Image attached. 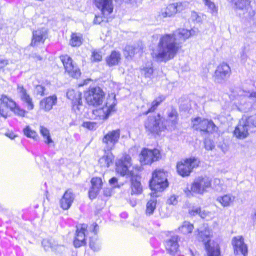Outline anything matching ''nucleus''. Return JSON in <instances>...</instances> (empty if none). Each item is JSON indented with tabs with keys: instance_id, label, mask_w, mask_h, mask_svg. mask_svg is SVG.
I'll return each instance as SVG.
<instances>
[{
	"instance_id": "obj_51",
	"label": "nucleus",
	"mask_w": 256,
	"mask_h": 256,
	"mask_svg": "<svg viewBox=\"0 0 256 256\" xmlns=\"http://www.w3.org/2000/svg\"><path fill=\"white\" fill-rule=\"evenodd\" d=\"M251 108V104L249 103L245 102L242 100L238 106V109L242 112H246L250 110Z\"/></svg>"
},
{
	"instance_id": "obj_48",
	"label": "nucleus",
	"mask_w": 256,
	"mask_h": 256,
	"mask_svg": "<svg viewBox=\"0 0 256 256\" xmlns=\"http://www.w3.org/2000/svg\"><path fill=\"white\" fill-rule=\"evenodd\" d=\"M203 17V15L199 14L196 12H192L190 19L194 22H196L197 23H201L202 22Z\"/></svg>"
},
{
	"instance_id": "obj_32",
	"label": "nucleus",
	"mask_w": 256,
	"mask_h": 256,
	"mask_svg": "<svg viewBox=\"0 0 256 256\" xmlns=\"http://www.w3.org/2000/svg\"><path fill=\"white\" fill-rule=\"evenodd\" d=\"M114 156L113 154L109 152L100 158L99 160V164L101 167L108 168L113 164Z\"/></svg>"
},
{
	"instance_id": "obj_3",
	"label": "nucleus",
	"mask_w": 256,
	"mask_h": 256,
	"mask_svg": "<svg viewBox=\"0 0 256 256\" xmlns=\"http://www.w3.org/2000/svg\"><path fill=\"white\" fill-rule=\"evenodd\" d=\"M167 174L164 170H156L150 182V187L152 191H161L168 186Z\"/></svg>"
},
{
	"instance_id": "obj_24",
	"label": "nucleus",
	"mask_w": 256,
	"mask_h": 256,
	"mask_svg": "<svg viewBox=\"0 0 256 256\" xmlns=\"http://www.w3.org/2000/svg\"><path fill=\"white\" fill-rule=\"evenodd\" d=\"M198 238L203 242L206 245L208 242H212L210 238L212 236V232L207 224H204L198 230Z\"/></svg>"
},
{
	"instance_id": "obj_45",
	"label": "nucleus",
	"mask_w": 256,
	"mask_h": 256,
	"mask_svg": "<svg viewBox=\"0 0 256 256\" xmlns=\"http://www.w3.org/2000/svg\"><path fill=\"white\" fill-rule=\"evenodd\" d=\"M56 242L52 240H44L42 242V246L46 251H48L52 249L53 251Z\"/></svg>"
},
{
	"instance_id": "obj_25",
	"label": "nucleus",
	"mask_w": 256,
	"mask_h": 256,
	"mask_svg": "<svg viewBox=\"0 0 256 256\" xmlns=\"http://www.w3.org/2000/svg\"><path fill=\"white\" fill-rule=\"evenodd\" d=\"M75 196L70 190H68L60 200L61 208L64 210H68L72 206Z\"/></svg>"
},
{
	"instance_id": "obj_50",
	"label": "nucleus",
	"mask_w": 256,
	"mask_h": 256,
	"mask_svg": "<svg viewBox=\"0 0 256 256\" xmlns=\"http://www.w3.org/2000/svg\"><path fill=\"white\" fill-rule=\"evenodd\" d=\"M250 128H256V114L244 118Z\"/></svg>"
},
{
	"instance_id": "obj_2",
	"label": "nucleus",
	"mask_w": 256,
	"mask_h": 256,
	"mask_svg": "<svg viewBox=\"0 0 256 256\" xmlns=\"http://www.w3.org/2000/svg\"><path fill=\"white\" fill-rule=\"evenodd\" d=\"M234 8L239 13L240 16L246 20H252L256 15V12L251 6L250 0H236Z\"/></svg>"
},
{
	"instance_id": "obj_15",
	"label": "nucleus",
	"mask_w": 256,
	"mask_h": 256,
	"mask_svg": "<svg viewBox=\"0 0 256 256\" xmlns=\"http://www.w3.org/2000/svg\"><path fill=\"white\" fill-rule=\"evenodd\" d=\"M15 104L16 102L10 98L2 94L0 98V116L6 118L8 116L7 109L14 108Z\"/></svg>"
},
{
	"instance_id": "obj_59",
	"label": "nucleus",
	"mask_w": 256,
	"mask_h": 256,
	"mask_svg": "<svg viewBox=\"0 0 256 256\" xmlns=\"http://www.w3.org/2000/svg\"><path fill=\"white\" fill-rule=\"evenodd\" d=\"M205 148L207 150H212L214 146L210 140H206L205 142Z\"/></svg>"
},
{
	"instance_id": "obj_27",
	"label": "nucleus",
	"mask_w": 256,
	"mask_h": 256,
	"mask_svg": "<svg viewBox=\"0 0 256 256\" xmlns=\"http://www.w3.org/2000/svg\"><path fill=\"white\" fill-rule=\"evenodd\" d=\"M18 90L21 100L27 104L28 109L30 110H33L34 108V104L32 102V100L28 94L26 90L24 88L23 86L18 85Z\"/></svg>"
},
{
	"instance_id": "obj_54",
	"label": "nucleus",
	"mask_w": 256,
	"mask_h": 256,
	"mask_svg": "<svg viewBox=\"0 0 256 256\" xmlns=\"http://www.w3.org/2000/svg\"><path fill=\"white\" fill-rule=\"evenodd\" d=\"M102 60V55L101 54V52L94 50L92 52V60L98 62L101 61Z\"/></svg>"
},
{
	"instance_id": "obj_26",
	"label": "nucleus",
	"mask_w": 256,
	"mask_h": 256,
	"mask_svg": "<svg viewBox=\"0 0 256 256\" xmlns=\"http://www.w3.org/2000/svg\"><path fill=\"white\" fill-rule=\"evenodd\" d=\"M92 187L89 191V196L90 199L96 198L102 188V180L99 178H94L92 180Z\"/></svg>"
},
{
	"instance_id": "obj_10",
	"label": "nucleus",
	"mask_w": 256,
	"mask_h": 256,
	"mask_svg": "<svg viewBox=\"0 0 256 256\" xmlns=\"http://www.w3.org/2000/svg\"><path fill=\"white\" fill-rule=\"evenodd\" d=\"M161 158L159 150L154 149L150 150L144 149L140 154V162L142 164H150L152 162L158 160Z\"/></svg>"
},
{
	"instance_id": "obj_7",
	"label": "nucleus",
	"mask_w": 256,
	"mask_h": 256,
	"mask_svg": "<svg viewBox=\"0 0 256 256\" xmlns=\"http://www.w3.org/2000/svg\"><path fill=\"white\" fill-rule=\"evenodd\" d=\"M211 186V178L206 176H200L195 179L191 185L190 190H188L190 192L202 195Z\"/></svg>"
},
{
	"instance_id": "obj_1",
	"label": "nucleus",
	"mask_w": 256,
	"mask_h": 256,
	"mask_svg": "<svg viewBox=\"0 0 256 256\" xmlns=\"http://www.w3.org/2000/svg\"><path fill=\"white\" fill-rule=\"evenodd\" d=\"M198 32V30L180 29L173 34L162 36L160 40L157 50L152 54L153 58L158 62H166L173 59L181 48L182 42L190 36L196 35Z\"/></svg>"
},
{
	"instance_id": "obj_61",
	"label": "nucleus",
	"mask_w": 256,
	"mask_h": 256,
	"mask_svg": "<svg viewBox=\"0 0 256 256\" xmlns=\"http://www.w3.org/2000/svg\"><path fill=\"white\" fill-rule=\"evenodd\" d=\"M118 182V179L116 178H113L110 180V184L111 185H115Z\"/></svg>"
},
{
	"instance_id": "obj_58",
	"label": "nucleus",
	"mask_w": 256,
	"mask_h": 256,
	"mask_svg": "<svg viewBox=\"0 0 256 256\" xmlns=\"http://www.w3.org/2000/svg\"><path fill=\"white\" fill-rule=\"evenodd\" d=\"M9 62L8 60L0 58V68H3L7 66Z\"/></svg>"
},
{
	"instance_id": "obj_28",
	"label": "nucleus",
	"mask_w": 256,
	"mask_h": 256,
	"mask_svg": "<svg viewBox=\"0 0 256 256\" xmlns=\"http://www.w3.org/2000/svg\"><path fill=\"white\" fill-rule=\"evenodd\" d=\"M208 256H221L219 245L214 242H208L206 244Z\"/></svg>"
},
{
	"instance_id": "obj_38",
	"label": "nucleus",
	"mask_w": 256,
	"mask_h": 256,
	"mask_svg": "<svg viewBox=\"0 0 256 256\" xmlns=\"http://www.w3.org/2000/svg\"><path fill=\"white\" fill-rule=\"evenodd\" d=\"M194 229V226L188 222H184L182 226L179 228V230L184 234L192 233Z\"/></svg>"
},
{
	"instance_id": "obj_5",
	"label": "nucleus",
	"mask_w": 256,
	"mask_h": 256,
	"mask_svg": "<svg viewBox=\"0 0 256 256\" xmlns=\"http://www.w3.org/2000/svg\"><path fill=\"white\" fill-rule=\"evenodd\" d=\"M84 96L88 104L98 106L103 103L105 94L99 87L90 88L85 92Z\"/></svg>"
},
{
	"instance_id": "obj_20",
	"label": "nucleus",
	"mask_w": 256,
	"mask_h": 256,
	"mask_svg": "<svg viewBox=\"0 0 256 256\" xmlns=\"http://www.w3.org/2000/svg\"><path fill=\"white\" fill-rule=\"evenodd\" d=\"M178 240V236H174L166 242V250L172 256H176L178 254L180 248Z\"/></svg>"
},
{
	"instance_id": "obj_34",
	"label": "nucleus",
	"mask_w": 256,
	"mask_h": 256,
	"mask_svg": "<svg viewBox=\"0 0 256 256\" xmlns=\"http://www.w3.org/2000/svg\"><path fill=\"white\" fill-rule=\"evenodd\" d=\"M152 195L153 196H152V198L146 204V214L148 216L154 214L156 206L157 200L156 198H154V193L152 194Z\"/></svg>"
},
{
	"instance_id": "obj_35",
	"label": "nucleus",
	"mask_w": 256,
	"mask_h": 256,
	"mask_svg": "<svg viewBox=\"0 0 256 256\" xmlns=\"http://www.w3.org/2000/svg\"><path fill=\"white\" fill-rule=\"evenodd\" d=\"M84 39L82 35L80 34H72L71 36L70 44L73 46H80L83 42Z\"/></svg>"
},
{
	"instance_id": "obj_63",
	"label": "nucleus",
	"mask_w": 256,
	"mask_h": 256,
	"mask_svg": "<svg viewBox=\"0 0 256 256\" xmlns=\"http://www.w3.org/2000/svg\"><path fill=\"white\" fill-rule=\"evenodd\" d=\"M92 226L94 227L93 232L94 233V234L96 235L98 232V226L96 224H94Z\"/></svg>"
},
{
	"instance_id": "obj_21",
	"label": "nucleus",
	"mask_w": 256,
	"mask_h": 256,
	"mask_svg": "<svg viewBox=\"0 0 256 256\" xmlns=\"http://www.w3.org/2000/svg\"><path fill=\"white\" fill-rule=\"evenodd\" d=\"M162 122L167 125L166 130H174L178 123V114L176 110H172L168 113V118L163 120Z\"/></svg>"
},
{
	"instance_id": "obj_19",
	"label": "nucleus",
	"mask_w": 256,
	"mask_h": 256,
	"mask_svg": "<svg viewBox=\"0 0 256 256\" xmlns=\"http://www.w3.org/2000/svg\"><path fill=\"white\" fill-rule=\"evenodd\" d=\"M232 243L236 254H238L240 253L244 256H247L248 248L247 245L244 243V238L242 236H238L234 238Z\"/></svg>"
},
{
	"instance_id": "obj_60",
	"label": "nucleus",
	"mask_w": 256,
	"mask_h": 256,
	"mask_svg": "<svg viewBox=\"0 0 256 256\" xmlns=\"http://www.w3.org/2000/svg\"><path fill=\"white\" fill-rule=\"evenodd\" d=\"M6 136L10 138L12 140H13L16 137V136L14 135V134L12 132L6 133Z\"/></svg>"
},
{
	"instance_id": "obj_16",
	"label": "nucleus",
	"mask_w": 256,
	"mask_h": 256,
	"mask_svg": "<svg viewBox=\"0 0 256 256\" xmlns=\"http://www.w3.org/2000/svg\"><path fill=\"white\" fill-rule=\"evenodd\" d=\"M130 156H124L116 162L117 172L123 176L127 174L128 173V169L132 166Z\"/></svg>"
},
{
	"instance_id": "obj_47",
	"label": "nucleus",
	"mask_w": 256,
	"mask_h": 256,
	"mask_svg": "<svg viewBox=\"0 0 256 256\" xmlns=\"http://www.w3.org/2000/svg\"><path fill=\"white\" fill-rule=\"evenodd\" d=\"M176 6V8L178 10V12H180L189 6V4L188 2H180L174 4Z\"/></svg>"
},
{
	"instance_id": "obj_46",
	"label": "nucleus",
	"mask_w": 256,
	"mask_h": 256,
	"mask_svg": "<svg viewBox=\"0 0 256 256\" xmlns=\"http://www.w3.org/2000/svg\"><path fill=\"white\" fill-rule=\"evenodd\" d=\"M10 110L16 115L22 117H24L27 113L26 110L20 108L16 104H15V106L14 108H11Z\"/></svg>"
},
{
	"instance_id": "obj_22",
	"label": "nucleus",
	"mask_w": 256,
	"mask_h": 256,
	"mask_svg": "<svg viewBox=\"0 0 256 256\" xmlns=\"http://www.w3.org/2000/svg\"><path fill=\"white\" fill-rule=\"evenodd\" d=\"M58 98L56 95H53L44 98L40 104V109L46 112H49L53 107L57 104Z\"/></svg>"
},
{
	"instance_id": "obj_57",
	"label": "nucleus",
	"mask_w": 256,
	"mask_h": 256,
	"mask_svg": "<svg viewBox=\"0 0 256 256\" xmlns=\"http://www.w3.org/2000/svg\"><path fill=\"white\" fill-rule=\"evenodd\" d=\"M248 94L249 95L248 96V98L253 102H256V90L249 92Z\"/></svg>"
},
{
	"instance_id": "obj_55",
	"label": "nucleus",
	"mask_w": 256,
	"mask_h": 256,
	"mask_svg": "<svg viewBox=\"0 0 256 256\" xmlns=\"http://www.w3.org/2000/svg\"><path fill=\"white\" fill-rule=\"evenodd\" d=\"M45 88L42 86H37L35 92L38 95L42 96L44 94Z\"/></svg>"
},
{
	"instance_id": "obj_14",
	"label": "nucleus",
	"mask_w": 256,
	"mask_h": 256,
	"mask_svg": "<svg viewBox=\"0 0 256 256\" xmlns=\"http://www.w3.org/2000/svg\"><path fill=\"white\" fill-rule=\"evenodd\" d=\"M120 130H116L108 132L104 138L103 142L108 151L112 150L120 138Z\"/></svg>"
},
{
	"instance_id": "obj_39",
	"label": "nucleus",
	"mask_w": 256,
	"mask_h": 256,
	"mask_svg": "<svg viewBox=\"0 0 256 256\" xmlns=\"http://www.w3.org/2000/svg\"><path fill=\"white\" fill-rule=\"evenodd\" d=\"M165 99L164 96H162L156 99L151 104L150 108L148 110L144 113L145 114H148L150 112H154L157 107Z\"/></svg>"
},
{
	"instance_id": "obj_23",
	"label": "nucleus",
	"mask_w": 256,
	"mask_h": 256,
	"mask_svg": "<svg viewBox=\"0 0 256 256\" xmlns=\"http://www.w3.org/2000/svg\"><path fill=\"white\" fill-rule=\"evenodd\" d=\"M67 98L72 102L74 106H76L78 110L80 109V107L82 104V93L80 92L70 89L67 92Z\"/></svg>"
},
{
	"instance_id": "obj_37",
	"label": "nucleus",
	"mask_w": 256,
	"mask_h": 256,
	"mask_svg": "<svg viewBox=\"0 0 256 256\" xmlns=\"http://www.w3.org/2000/svg\"><path fill=\"white\" fill-rule=\"evenodd\" d=\"M40 132L41 134L44 137V142L46 144L49 146H50V144H52L54 143V142L50 136V131L48 128L43 126H40Z\"/></svg>"
},
{
	"instance_id": "obj_29",
	"label": "nucleus",
	"mask_w": 256,
	"mask_h": 256,
	"mask_svg": "<svg viewBox=\"0 0 256 256\" xmlns=\"http://www.w3.org/2000/svg\"><path fill=\"white\" fill-rule=\"evenodd\" d=\"M178 13L174 4L168 5L166 8L162 9L159 13L158 17L160 18H170L174 16Z\"/></svg>"
},
{
	"instance_id": "obj_17",
	"label": "nucleus",
	"mask_w": 256,
	"mask_h": 256,
	"mask_svg": "<svg viewBox=\"0 0 256 256\" xmlns=\"http://www.w3.org/2000/svg\"><path fill=\"white\" fill-rule=\"evenodd\" d=\"M250 128L247 121L245 120L244 118H243L236 127L234 132V134L238 138H246L249 134L248 132Z\"/></svg>"
},
{
	"instance_id": "obj_42",
	"label": "nucleus",
	"mask_w": 256,
	"mask_h": 256,
	"mask_svg": "<svg viewBox=\"0 0 256 256\" xmlns=\"http://www.w3.org/2000/svg\"><path fill=\"white\" fill-rule=\"evenodd\" d=\"M214 188L218 192H222L226 190V186L220 179L216 178L214 182Z\"/></svg>"
},
{
	"instance_id": "obj_49",
	"label": "nucleus",
	"mask_w": 256,
	"mask_h": 256,
	"mask_svg": "<svg viewBox=\"0 0 256 256\" xmlns=\"http://www.w3.org/2000/svg\"><path fill=\"white\" fill-rule=\"evenodd\" d=\"M66 250V248L62 245H59L56 242L53 251L57 254L61 255L63 254Z\"/></svg>"
},
{
	"instance_id": "obj_9",
	"label": "nucleus",
	"mask_w": 256,
	"mask_h": 256,
	"mask_svg": "<svg viewBox=\"0 0 256 256\" xmlns=\"http://www.w3.org/2000/svg\"><path fill=\"white\" fill-rule=\"evenodd\" d=\"M60 60L64 66L66 72L70 76L78 78L81 76V72L77 64L73 62L72 58L68 55L62 56Z\"/></svg>"
},
{
	"instance_id": "obj_13",
	"label": "nucleus",
	"mask_w": 256,
	"mask_h": 256,
	"mask_svg": "<svg viewBox=\"0 0 256 256\" xmlns=\"http://www.w3.org/2000/svg\"><path fill=\"white\" fill-rule=\"evenodd\" d=\"M116 105L114 102L112 104L107 102L105 106L102 108L94 110L93 114L100 120H107L110 114L116 111Z\"/></svg>"
},
{
	"instance_id": "obj_64",
	"label": "nucleus",
	"mask_w": 256,
	"mask_h": 256,
	"mask_svg": "<svg viewBox=\"0 0 256 256\" xmlns=\"http://www.w3.org/2000/svg\"><path fill=\"white\" fill-rule=\"evenodd\" d=\"M91 81V80L90 79H88V80H86L84 81V83L82 84H80V86H84V85H86V84H88L89 82Z\"/></svg>"
},
{
	"instance_id": "obj_56",
	"label": "nucleus",
	"mask_w": 256,
	"mask_h": 256,
	"mask_svg": "<svg viewBox=\"0 0 256 256\" xmlns=\"http://www.w3.org/2000/svg\"><path fill=\"white\" fill-rule=\"evenodd\" d=\"M178 196L175 195L172 196L168 200V203L170 204L176 205L178 202Z\"/></svg>"
},
{
	"instance_id": "obj_43",
	"label": "nucleus",
	"mask_w": 256,
	"mask_h": 256,
	"mask_svg": "<svg viewBox=\"0 0 256 256\" xmlns=\"http://www.w3.org/2000/svg\"><path fill=\"white\" fill-rule=\"evenodd\" d=\"M90 246L94 252H98L100 250V244L98 242L96 236L94 238H90Z\"/></svg>"
},
{
	"instance_id": "obj_53",
	"label": "nucleus",
	"mask_w": 256,
	"mask_h": 256,
	"mask_svg": "<svg viewBox=\"0 0 256 256\" xmlns=\"http://www.w3.org/2000/svg\"><path fill=\"white\" fill-rule=\"evenodd\" d=\"M102 16L96 15V16L94 23L95 24H100L102 22L106 20L108 21V16H104L102 14Z\"/></svg>"
},
{
	"instance_id": "obj_41",
	"label": "nucleus",
	"mask_w": 256,
	"mask_h": 256,
	"mask_svg": "<svg viewBox=\"0 0 256 256\" xmlns=\"http://www.w3.org/2000/svg\"><path fill=\"white\" fill-rule=\"evenodd\" d=\"M141 50V48L128 46L125 48L124 54L126 57H132L136 53L139 52Z\"/></svg>"
},
{
	"instance_id": "obj_44",
	"label": "nucleus",
	"mask_w": 256,
	"mask_h": 256,
	"mask_svg": "<svg viewBox=\"0 0 256 256\" xmlns=\"http://www.w3.org/2000/svg\"><path fill=\"white\" fill-rule=\"evenodd\" d=\"M24 132L28 138H33L34 140H37L38 138L37 133L30 128V126L25 128L24 130Z\"/></svg>"
},
{
	"instance_id": "obj_12",
	"label": "nucleus",
	"mask_w": 256,
	"mask_h": 256,
	"mask_svg": "<svg viewBox=\"0 0 256 256\" xmlns=\"http://www.w3.org/2000/svg\"><path fill=\"white\" fill-rule=\"evenodd\" d=\"M48 36V30L45 28H40L34 30L30 46L38 47L41 44H44Z\"/></svg>"
},
{
	"instance_id": "obj_36",
	"label": "nucleus",
	"mask_w": 256,
	"mask_h": 256,
	"mask_svg": "<svg viewBox=\"0 0 256 256\" xmlns=\"http://www.w3.org/2000/svg\"><path fill=\"white\" fill-rule=\"evenodd\" d=\"M190 213L192 215L198 214L202 218H205L210 216V213L209 212L202 210L200 208L194 207L190 210Z\"/></svg>"
},
{
	"instance_id": "obj_4",
	"label": "nucleus",
	"mask_w": 256,
	"mask_h": 256,
	"mask_svg": "<svg viewBox=\"0 0 256 256\" xmlns=\"http://www.w3.org/2000/svg\"><path fill=\"white\" fill-rule=\"evenodd\" d=\"M162 120L160 114L149 116L145 122V128L147 131L152 134H159L167 128V125L162 122Z\"/></svg>"
},
{
	"instance_id": "obj_18",
	"label": "nucleus",
	"mask_w": 256,
	"mask_h": 256,
	"mask_svg": "<svg viewBox=\"0 0 256 256\" xmlns=\"http://www.w3.org/2000/svg\"><path fill=\"white\" fill-rule=\"evenodd\" d=\"M88 228L86 224H79L77 226V230L74 242L76 248H80L86 244V232Z\"/></svg>"
},
{
	"instance_id": "obj_11",
	"label": "nucleus",
	"mask_w": 256,
	"mask_h": 256,
	"mask_svg": "<svg viewBox=\"0 0 256 256\" xmlns=\"http://www.w3.org/2000/svg\"><path fill=\"white\" fill-rule=\"evenodd\" d=\"M231 74V70L230 66L223 63L220 64L216 70L214 80L218 83H222L227 80Z\"/></svg>"
},
{
	"instance_id": "obj_62",
	"label": "nucleus",
	"mask_w": 256,
	"mask_h": 256,
	"mask_svg": "<svg viewBox=\"0 0 256 256\" xmlns=\"http://www.w3.org/2000/svg\"><path fill=\"white\" fill-rule=\"evenodd\" d=\"M84 126L90 130H92L94 128V124L91 122L85 123Z\"/></svg>"
},
{
	"instance_id": "obj_33",
	"label": "nucleus",
	"mask_w": 256,
	"mask_h": 256,
	"mask_svg": "<svg viewBox=\"0 0 256 256\" xmlns=\"http://www.w3.org/2000/svg\"><path fill=\"white\" fill-rule=\"evenodd\" d=\"M236 198L232 194H226L224 196H219L217 201L223 206L228 207L230 206L235 200Z\"/></svg>"
},
{
	"instance_id": "obj_52",
	"label": "nucleus",
	"mask_w": 256,
	"mask_h": 256,
	"mask_svg": "<svg viewBox=\"0 0 256 256\" xmlns=\"http://www.w3.org/2000/svg\"><path fill=\"white\" fill-rule=\"evenodd\" d=\"M204 4L208 8L212 11V13H217L218 11V8L216 6L215 4L211 2L210 0H208L205 2Z\"/></svg>"
},
{
	"instance_id": "obj_31",
	"label": "nucleus",
	"mask_w": 256,
	"mask_h": 256,
	"mask_svg": "<svg viewBox=\"0 0 256 256\" xmlns=\"http://www.w3.org/2000/svg\"><path fill=\"white\" fill-rule=\"evenodd\" d=\"M121 60V54L119 52L114 50L107 57L106 62L110 66L118 65Z\"/></svg>"
},
{
	"instance_id": "obj_40",
	"label": "nucleus",
	"mask_w": 256,
	"mask_h": 256,
	"mask_svg": "<svg viewBox=\"0 0 256 256\" xmlns=\"http://www.w3.org/2000/svg\"><path fill=\"white\" fill-rule=\"evenodd\" d=\"M141 72L146 78H150L153 73L154 70L152 64L151 63L147 64L141 68Z\"/></svg>"
},
{
	"instance_id": "obj_6",
	"label": "nucleus",
	"mask_w": 256,
	"mask_h": 256,
	"mask_svg": "<svg viewBox=\"0 0 256 256\" xmlns=\"http://www.w3.org/2000/svg\"><path fill=\"white\" fill-rule=\"evenodd\" d=\"M200 163V160L195 157L182 160L177 164L178 172L183 177L189 176L193 170L198 166Z\"/></svg>"
},
{
	"instance_id": "obj_30",
	"label": "nucleus",
	"mask_w": 256,
	"mask_h": 256,
	"mask_svg": "<svg viewBox=\"0 0 256 256\" xmlns=\"http://www.w3.org/2000/svg\"><path fill=\"white\" fill-rule=\"evenodd\" d=\"M131 194L132 195H139L142 194L143 192V188L142 184L138 178L132 176L131 179Z\"/></svg>"
},
{
	"instance_id": "obj_8",
	"label": "nucleus",
	"mask_w": 256,
	"mask_h": 256,
	"mask_svg": "<svg viewBox=\"0 0 256 256\" xmlns=\"http://www.w3.org/2000/svg\"><path fill=\"white\" fill-rule=\"evenodd\" d=\"M192 125L194 130L204 132H213L218 130L212 120L200 117L192 120Z\"/></svg>"
}]
</instances>
